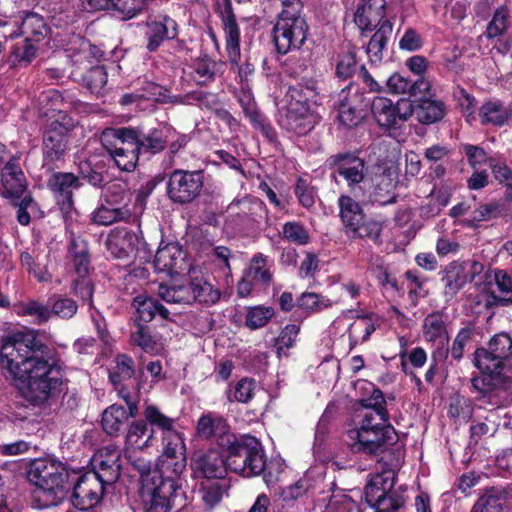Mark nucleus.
<instances>
[{
    "label": "nucleus",
    "instance_id": "62",
    "mask_svg": "<svg viewBox=\"0 0 512 512\" xmlns=\"http://www.w3.org/2000/svg\"><path fill=\"white\" fill-rule=\"evenodd\" d=\"M132 192L121 184L110 185L105 193L104 201L114 208H129Z\"/></svg>",
    "mask_w": 512,
    "mask_h": 512
},
{
    "label": "nucleus",
    "instance_id": "58",
    "mask_svg": "<svg viewBox=\"0 0 512 512\" xmlns=\"http://www.w3.org/2000/svg\"><path fill=\"white\" fill-rule=\"evenodd\" d=\"M275 315L272 307L257 305L247 307L245 326L250 330H257L264 327Z\"/></svg>",
    "mask_w": 512,
    "mask_h": 512
},
{
    "label": "nucleus",
    "instance_id": "21",
    "mask_svg": "<svg viewBox=\"0 0 512 512\" xmlns=\"http://www.w3.org/2000/svg\"><path fill=\"white\" fill-rule=\"evenodd\" d=\"M222 1L223 6L219 11V17L223 25L226 51L231 64L237 65L240 59V28L233 11L231 0Z\"/></svg>",
    "mask_w": 512,
    "mask_h": 512
},
{
    "label": "nucleus",
    "instance_id": "56",
    "mask_svg": "<svg viewBox=\"0 0 512 512\" xmlns=\"http://www.w3.org/2000/svg\"><path fill=\"white\" fill-rule=\"evenodd\" d=\"M51 318L53 316L62 320L72 319L78 311V303L66 296L54 294L49 298Z\"/></svg>",
    "mask_w": 512,
    "mask_h": 512
},
{
    "label": "nucleus",
    "instance_id": "38",
    "mask_svg": "<svg viewBox=\"0 0 512 512\" xmlns=\"http://www.w3.org/2000/svg\"><path fill=\"white\" fill-rule=\"evenodd\" d=\"M386 87L389 93L405 94L416 96L419 93H425L430 90V83L424 78H418L412 81L402 74L395 72L386 80Z\"/></svg>",
    "mask_w": 512,
    "mask_h": 512
},
{
    "label": "nucleus",
    "instance_id": "47",
    "mask_svg": "<svg viewBox=\"0 0 512 512\" xmlns=\"http://www.w3.org/2000/svg\"><path fill=\"white\" fill-rule=\"evenodd\" d=\"M38 45L23 39L11 47L7 62L11 68H26L38 54Z\"/></svg>",
    "mask_w": 512,
    "mask_h": 512
},
{
    "label": "nucleus",
    "instance_id": "33",
    "mask_svg": "<svg viewBox=\"0 0 512 512\" xmlns=\"http://www.w3.org/2000/svg\"><path fill=\"white\" fill-rule=\"evenodd\" d=\"M511 31L512 10L506 5H501L493 11L483 35L490 41H500L503 37H509Z\"/></svg>",
    "mask_w": 512,
    "mask_h": 512
},
{
    "label": "nucleus",
    "instance_id": "59",
    "mask_svg": "<svg viewBox=\"0 0 512 512\" xmlns=\"http://www.w3.org/2000/svg\"><path fill=\"white\" fill-rule=\"evenodd\" d=\"M392 487L393 484L388 483L382 475L374 476L364 488L366 503L373 507L383 496H386Z\"/></svg>",
    "mask_w": 512,
    "mask_h": 512
},
{
    "label": "nucleus",
    "instance_id": "55",
    "mask_svg": "<svg viewBox=\"0 0 512 512\" xmlns=\"http://www.w3.org/2000/svg\"><path fill=\"white\" fill-rule=\"evenodd\" d=\"M90 273H76L77 277L71 281V293L80 299L83 304H87L90 308L94 307L93 295L95 285Z\"/></svg>",
    "mask_w": 512,
    "mask_h": 512
},
{
    "label": "nucleus",
    "instance_id": "4",
    "mask_svg": "<svg viewBox=\"0 0 512 512\" xmlns=\"http://www.w3.org/2000/svg\"><path fill=\"white\" fill-rule=\"evenodd\" d=\"M282 10L272 28V40L280 55L299 50L307 40L309 25L301 0H280Z\"/></svg>",
    "mask_w": 512,
    "mask_h": 512
},
{
    "label": "nucleus",
    "instance_id": "31",
    "mask_svg": "<svg viewBox=\"0 0 512 512\" xmlns=\"http://www.w3.org/2000/svg\"><path fill=\"white\" fill-rule=\"evenodd\" d=\"M67 254L75 273H90L93 270L88 241L81 235L73 232L70 234Z\"/></svg>",
    "mask_w": 512,
    "mask_h": 512
},
{
    "label": "nucleus",
    "instance_id": "51",
    "mask_svg": "<svg viewBox=\"0 0 512 512\" xmlns=\"http://www.w3.org/2000/svg\"><path fill=\"white\" fill-rule=\"evenodd\" d=\"M245 273L255 282L267 288L273 281V274L268 265V256L262 253H256L252 259L250 266L245 270Z\"/></svg>",
    "mask_w": 512,
    "mask_h": 512
},
{
    "label": "nucleus",
    "instance_id": "19",
    "mask_svg": "<svg viewBox=\"0 0 512 512\" xmlns=\"http://www.w3.org/2000/svg\"><path fill=\"white\" fill-rule=\"evenodd\" d=\"M153 265L158 273H165L170 277L182 274L188 266L185 253L177 242L160 247L155 254Z\"/></svg>",
    "mask_w": 512,
    "mask_h": 512
},
{
    "label": "nucleus",
    "instance_id": "17",
    "mask_svg": "<svg viewBox=\"0 0 512 512\" xmlns=\"http://www.w3.org/2000/svg\"><path fill=\"white\" fill-rule=\"evenodd\" d=\"M467 262L454 260L448 263L440 272L441 282L443 283V294L447 300L453 299L465 285L472 282L476 273V268L481 265L477 262L472 263L473 272L467 271Z\"/></svg>",
    "mask_w": 512,
    "mask_h": 512
},
{
    "label": "nucleus",
    "instance_id": "12",
    "mask_svg": "<svg viewBox=\"0 0 512 512\" xmlns=\"http://www.w3.org/2000/svg\"><path fill=\"white\" fill-rule=\"evenodd\" d=\"M360 154L358 149L347 150L332 154L326 159V166L334 174L341 176L351 190L365 179L367 164Z\"/></svg>",
    "mask_w": 512,
    "mask_h": 512
},
{
    "label": "nucleus",
    "instance_id": "5",
    "mask_svg": "<svg viewBox=\"0 0 512 512\" xmlns=\"http://www.w3.org/2000/svg\"><path fill=\"white\" fill-rule=\"evenodd\" d=\"M75 127L74 118L65 111L47 118L42 132L43 168L46 171L55 170L57 162L65 160Z\"/></svg>",
    "mask_w": 512,
    "mask_h": 512
},
{
    "label": "nucleus",
    "instance_id": "61",
    "mask_svg": "<svg viewBox=\"0 0 512 512\" xmlns=\"http://www.w3.org/2000/svg\"><path fill=\"white\" fill-rule=\"evenodd\" d=\"M282 238L298 246H304L310 242L309 231L299 221H288L284 223L282 226Z\"/></svg>",
    "mask_w": 512,
    "mask_h": 512
},
{
    "label": "nucleus",
    "instance_id": "20",
    "mask_svg": "<svg viewBox=\"0 0 512 512\" xmlns=\"http://www.w3.org/2000/svg\"><path fill=\"white\" fill-rule=\"evenodd\" d=\"M162 437V456L167 459V471L171 466L169 476L181 477L186 468V446L183 434L178 430L161 436Z\"/></svg>",
    "mask_w": 512,
    "mask_h": 512
},
{
    "label": "nucleus",
    "instance_id": "63",
    "mask_svg": "<svg viewBox=\"0 0 512 512\" xmlns=\"http://www.w3.org/2000/svg\"><path fill=\"white\" fill-rule=\"evenodd\" d=\"M256 389V381L254 378L244 377L240 379L235 387L233 392H229L227 394V399L229 402L236 401L238 403L247 404L249 403L254 395Z\"/></svg>",
    "mask_w": 512,
    "mask_h": 512
},
{
    "label": "nucleus",
    "instance_id": "36",
    "mask_svg": "<svg viewBox=\"0 0 512 512\" xmlns=\"http://www.w3.org/2000/svg\"><path fill=\"white\" fill-rule=\"evenodd\" d=\"M124 437L127 445L139 450L153 446L156 442V437L153 431H150L145 418L129 423Z\"/></svg>",
    "mask_w": 512,
    "mask_h": 512
},
{
    "label": "nucleus",
    "instance_id": "18",
    "mask_svg": "<svg viewBox=\"0 0 512 512\" xmlns=\"http://www.w3.org/2000/svg\"><path fill=\"white\" fill-rule=\"evenodd\" d=\"M386 0H359L354 13V23L362 36H366L386 20Z\"/></svg>",
    "mask_w": 512,
    "mask_h": 512
},
{
    "label": "nucleus",
    "instance_id": "28",
    "mask_svg": "<svg viewBox=\"0 0 512 512\" xmlns=\"http://www.w3.org/2000/svg\"><path fill=\"white\" fill-rule=\"evenodd\" d=\"M396 183L389 171L384 170L380 174L371 177V191L369 199L374 204L386 206L397 201L395 193Z\"/></svg>",
    "mask_w": 512,
    "mask_h": 512
},
{
    "label": "nucleus",
    "instance_id": "29",
    "mask_svg": "<svg viewBox=\"0 0 512 512\" xmlns=\"http://www.w3.org/2000/svg\"><path fill=\"white\" fill-rule=\"evenodd\" d=\"M149 2L150 0H88V5L93 10H115L124 20H129L145 11Z\"/></svg>",
    "mask_w": 512,
    "mask_h": 512
},
{
    "label": "nucleus",
    "instance_id": "45",
    "mask_svg": "<svg viewBox=\"0 0 512 512\" xmlns=\"http://www.w3.org/2000/svg\"><path fill=\"white\" fill-rule=\"evenodd\" d=\"M479 118L482 125L502 127L510 118L508 110L503 102L498 99L485 101L479 109Z\"/></svg>",
    "mask_w": 512,
    "mask_h": 512
},
{
    "label": "nucleus",
    "instance_id": "6",
    "mask_svg": "<svg viewBox=\"0 0 512 512\" xmlns=\"http://www.w3.org/2000/svg\"><path fill=\"white\" fill-rule=\"evenodd\" d=\"M339 218L344 232L352 239H369L380 244L383 221L368 217L361 204L349 195L342 194L337 200Z\"/></svg>",
    "mask_w": 512,
    "mask_h": 512
},
{
    "label": "nucleus",
    "instance_id": "27",
    "mask_svg": "<svg viewBox=\"0 0 512 512\" xmlns=\"http://www.w3.org/2000/svg\"><path fill=\"white\" fill-rule=\"evenodd\" d=\"M48 31L49 28L44 18L37 13L29 12L23 17L21 24L8 37L13 39L22 36L25 40L38 45L45 39Z\"/></svg>",
    "mask_w": 512,
    "mask_h": 512
},
{
    "label": "nucleus",
    "instance_id": "13",
    "mask_svg": "<svg viewBox=\"0 0 512 512\" xmlns=\"http://www.w3.org/2000/svg\"><path fill=\"white\" fill-rule=\"evenodd\" d=\"M371 112L377 124L385 129H398L413 115V102L400 99L396 103L386 97H375Z\"/></svg>",
    "mask_w": 512,
    "mask_h": 512
},
{
    "label": "nucleus",
    "instance_id": "48",
    "mask_svg": "<svg viewBox=\"0 0 512 512\" xmlns=\"http://www.w3.org/2000/svg\"><path fill=\"white\" fill-rule=\"evenodd\" d=\"M131 216L130 208H114L105 203L92 212L91 221L99 226H109L117 222H126Z\"/></svg>",
    "mask_w": 512,
    "mask_h": 512
},
{
    "label": "nucleus",
    "instance_id": "2",
    "mask_svg": "<svg viewBox=\"0 0 512 512\" xmlns=\"http://www.w3.org/2000/svg\"><path fill=\"white\" fill-rule=\"evenodd\" d=\"M71 477H76V471H69L60 461L34 460L27 472L28 480L36 486L32 494L33 507L47 509L59 505L71 490Z\"/></svg>",
    "mask_w": 512,
    "mask_h": 512
},
{
    "label": "nucleus",
    "instance_id": "53",
    "mask_svg": "<svg viewBox=\"0 0 512 512\" xmlns=\"http://www.w3.org/2000/svg\"><path fill=\"white\" fill-rule=\"evenodd\" d=\"M135 330L130 334V343L141 348L146 353L154 354L159 351L157 334L149 325L133 324Z\"/></svg>",
    "mask_w": 512,
    "mask_h": 512
},
{
    "label": "nucleus",
    "instance_id": "24",
    "mask_svg": "<svg viewBox=\"0 0 512 512\" xmlns=\"http://www.w3.org/2000/svg\"><path fill=\"white\" fill-rule=\"evenodd\" d=\"M175 129L170 125L159 124L144 131L138 128L139 146L141 155H156L163 152L169 140L173 138Z\"/></svg>",
    "mask_w": 512,
    "mask_h": 512
},
{
    "label": "nucleus",
    "instance_id": "35",
    "mask_svg": "<svg viewBox=\"0 0 512 512\" xmlns=\"http://www.w3.org/2000/svg\"><path fill=\"white\" fill-rule=\"evenodd\" d=\"M413 115L421 124H434L445 117L446 105L441 100L422 97L416 105L413 103Z\"/></svg>",
    "mask_w": 512,
    "mask_h": 512
},
{
    "label": "nucleus",
    "instance_id": "39",
    "mask_svg": "<svg viewBox=\"0 0 512 512\" xmlns=\"http://www.w3.org/2000/svg\"><path fill=\"white\" fill-rule=\"evenodd\" d=\"M317 96V81L313 78H303L301 82L290 86L287 92L288 104L304 106L308 110H311L310 104L316 102Z\"/></svg>",
    "mask_w": 512,
    "mask_h": 512
},
{
    "label": "nucleus",
    "instance_id": "46",
    "mask_svg": "<svg viewBox=\"0 0 512 512\" xmlns=\"http://www.w3.org/2000/svg\"><path fill=\"white\" fill-rule=\"evenodd\" d=\"M187 294L190 300L205 305H214L220 299V291L202 278L191 279L187 283Z\"/></svg>",
    "mask_w": 512,
    "mask_h": 512
},
{
    "label": "nucleus",
    "instance_id": "1",
    "mask_svg": "<svg viewBox=\"0 0 512 512\" xmlns=\"http://www.w3.org/2000/svg\"><path fill=\"white\" fill-rule=\"evenodd\" d=\"M0 366L20 383L23 398L34 407L50 405L67 382L66 366L58 350L34 329L15 333L4 341Z\"/></svg>",
    "mask_w": 512,
    "mask_h": 512
},
{
    "label": "nucleus",
    "instance_id": "42",
    "mask_svg": "<svg viewBox=\"0 0 512 512\" xmlns=\"http://www.w3.org/2000/svg\"><path fill=\"white\" fill-rule=\"evenodd\" d=\"M423 338L427 342L435 343L449 342L447 325L444 321V314L440 311L429 313L423 320L422 325Z\"/></svg>",
    "mask_w": 512,
    "mask_h": 512
},
{
    "label": "nucleus",
    "instance_id": "15",
    "mask_svg": "<svg viewBox=\"0 0 512 512\" xmlns=\"http://www.w3.org/2000/svg\"><path fill=\"white\" fill-rule=\"evenodd\" d=\"M145 28V47L149 53L157 52L164 42L177 39L180 33L177 21L163 13L150 15L145 22Z\"/></svg>",
    "mask_w": 512,
    "mask_h": 512
},
{
    "label": "nucleus",
    "instance_id": "54",
    "mask_svg": "<svg viewBox=\"0 0 512 512\" xmlns=\"http://www.w3.org/2000/svg\"><path fill=\"white\" fill-rule=\"evenodd\" d=\"M131 307L135 309L133 324L148 325L155 319L156 298L147 294H139L133 298Z\"/></svg>",
    "mask_w": 512,
    "mask_h": 512
},
{
    "label": "nucleus",
    "instance_id": "43",
    "mask_svg": "<svg viewBox=\"0 0 512 512\" xmlns=\"http://www.w3.org/2000/svg\"><path fill=\"white\" fill-rule=\"evenodd\" d=\"M493 280L498 294L490 293L491 303L499 307L512 306V274L507 270L496 268L493 271Z\"/></svg>",
    "mask_w": 512,
    "mask_h": 512
},
{
    "label": "nucleus",
    "instance_id": "57",
    "mask_svg": "<svg viewBox=\"0 0 512 512\" xmlns=\"http://www.w3.org/2000/svg\"><path fill=\"white\" fill-rule=\"evenodd\" d=\"M474 405L469 397L457 394L451 398L447 414L452 420L467 423L473 416Z\"/></svg>",
    "mask_w": 512,
    "mask_h": 512
},
{
    "label": "nucleus",
    "instance_id": "50",
    "mask_svg": "<svg viewBox=\"0 0 512 512\" xmlns=\"http://www.w3.org/2000/svg\"><path fill=\"white\" fill-rule=\"evenodd\" d=\"M371 386L370 395L366 398H360L358 400L359 405L368 410L363 414H372L380 416L383 421L390 420V414L387 409V402L382 390L376 387L374 384L369 383Z\"/></svg>",
    "mask_w": 512,
    "mask_h": 512
},
{
    "label": "nucleus",
    "instance_id": "23",
    "mask_svg": "<svg viewBox=\"0 0 512 512\" xmlns=\"http://www.w3.org/2000/svg\"><path fill=\"white\" fill-rule=\"evenodd\" d=\"M105 150H133L140 153L138 127H107L100 135Z\"/></svg>",
    "mask_w": 512,
    "mask_h": 512
},
{
    "label": "nucleus",
    "instance_id": "22",
    "mask_svg": "<svg viewBox=\"0 0 512 512\" xmlns=\"http://www.w3.org/2000/svg\"><path fill=\"white\" fill-rule=\"evenodd\" d=\"M3 196L19 199L27 189V181L19 164V157L10 156L0 169Z\"/></svg>",
    "mask_w": 512,
    "mask_h": 512
},
{
    "label": "nucleus",
    "instance_id": "41",
    "mask_svg": "<svg viewBox=\"0 0 512 512\" xmlns=\"http://www.w3.org/2000/svg\"><path fill=\"white\" fill-rule=\"evenodd\" d=\"M393 31V24L389 19L382 21L380 26L376 27L375 33L371 36L366 48V53L372 63L381 62L383 51Z\"/></svg>",
    "mask_w": 512,
    "mask_h": 512
},
{
    "label": "nucleus",
    "instance_id": "7",
    "mask_svg": "<svg viewBox=\"0 0 512 512\" xmlns=\"http://www.w3.org/2000/svg\"><path fill=\"white\" fill-rule=\"evenodd\" d=\"M182 485L181 477L165 473H156L154 478L146 479L140 489L143 512H171L177 499L185 494Z\"/></svg>",
    "mask_w": 512,
    "mask_h": 512
},
{
    "label": "nucleus",
    "instance_id": "40",
    "mask_svg": "<svg viewBox=\"0 0 512 512\" xmlns=\"http://www.w3.org/2000/svg\"><path fill=\"white\" fill-rule=\"evenodd\" d=\"M508 492L505 489L491 487L476 501L471 512H507Z\"/></svg>",
    "mask_w": 512,
    "mask_h": 512
},
{
    "label": "nucleus",
    "instance_id": "26",
    "mask_svg": "<svg viewBox=\"0 0 512 512\" xmlns=\"http://www.w3.org/2000/svg\"><path fill=\"white\" fill-rule=\"evenodd\" d=\"M279 125L297 136H304L314 128L310 110L304 106H293V104L287 105L285 113L279 119Z\"/></svg>",
    "mask_w": 512,
    "mask_h": 512
},
{
    "label": "nucleus",
    "instance_id": "3",
    "mask_svg": "<svg viewBox=\"0 0 512 512\" xmlns=\"http://www.w3.org/2000/svg\"><path fill=\"white\" fill-rule=\"evenodd\" d=\"M221 451L228 471L250 478L261 475L266 467L265 451L261 442L250 434L223 438Z\"/></svg>",
    "mask_w": 512,
    "mask_h": 512
},
{
    "label": "nucleus",
    "instance_id": "60",
    "mask_svg": "<svg viewBox=\"0 0 512 512\" xmlns=\"http://www.w3.org/2000/svg\"><path fill=\"white\" fill-rule=\"evenodd\" d=\"M296 306L308 314L318 313L332 306L330 299L314 292H304L296 299Z\"/></svg>",
    "mask_w": 512,
    "mask_h": 512
},
{
    "label": "nucleus",
    "instance_id": "14",
    "mask_svg": "<svg viewBox=\"0 0 512 512\" xmlns=\"http://www.w3.org/2000/svg\"><path fill=\"white\" fill-rule=\"evenodd\" d=\"M191 478L196 481L222 480L228 474L219 450L195 451L190 458Z\"/></svg>",
    "mask_w": 512,
    "mask_h": 512
},
{
    "label": "nucleus",
    "instance_id": "32",
    "mask_svg": "<svg viewBox=\"0 0 512 512\" xmlns=\"http://www.w3.org/2000/svg\"><path fill=\"white\" fill-rule=\"evenodd\" d=\"M479 373L473 374L471 382V392L477 393V399L489 397L497 388V383L505 382L512 376L505 374L499 370L487 371L482 368H477Z\"/></svg>",
    "mask_w": 512,
    "mask_h": 512
},
{
    "label": "nucleus",
    "instance_id": "9",
    "mask_svg": "<svg viewBox=\"0 0 512 512\" xmlns=\"http://www.w3.org/2000/svg\"><path fill=\"white\" fill-rule=\"evenodd\" d=\"M204 181L203 170L175 169L168 176L166 196L174 204H190L201 195Z\"/></svg>",
    "mask_w": 512,
    "mask_h": 512
},
{
    "label": "nucleus",
    "instance_id": "49",
    "mask_svg": "<svg viewBox=\"0 0 512 512\" xmlns=\"http://www.w3.org/2000/svg\"><path fill=\"white\" fill-rule=\"evenodd\" d=\"M227 489L219 480L200 481L198 494L207 511L214 510L221 502Z\"/></svg>",
    "mask_w": 512,
    "mask_h": 512
},
{
    "label": "nucleus",
    "instance_id": "34",
    "mask_svg": "<svg viewBox=\"0 0 512 512\" xmlns=\"http://www.w3.org/2000/svg\"><path fill=\"white\" fill-rule=\"evenodd\" d=\"M120 469L121 465L119 464L118 456L115 454H107L94 458L93 468L89 470V472L94 474L106 488L118 481L121 474Z\"/></svg>",
    "mask_w": 512,
    "mask_h": 512
},
{
    "label": "nucleus",
    "instance_id": "25",
    "mask_svg": "<svg viewBox=\"0 0 512 512\" xmlns=\"http://www.w3.org/2000/svg\"><path fill=\"white\" fill-rule=\"evenodd\" d=\"M197 435L204 440H215L218 447L221 446L222 438H230L233 433L226 418L214 412L203 413L196 425Z\"/></svg>",
    "mask_w": 512,
    "mask_h": 512
},
{
    "label": "nucleus",
    "instance_id": "64",
    "mask_svg": "<svg viewBox=\"0 0 512 512\" xmlns=\"http://www.w3.org/2000/svg\"><path fill=\"white\" fill-rule=\"evenodd\" d=\"M474 334L475 325L471 322L457 332L452 346L449 348L453 360L460 361L463 358L465 347L473 339Z\"/></svg>",
    "mask_w": 512,
    "mask_h": 512
},
{
    "label": "nucleus",
    "instance_id": "37",
    "mask_svg": "<svg viewBox=\"0 0 512 512\" xmlns=\"http://www.w3.org/2000/svg\"><path fill=\"white\" fill-rule=\"evenodd\" d=\"M126 408L119 404L108 406L101 417L102 430L110 437L124 435L127 428Z\"/></svg>",
    "mask_w": 512,
    "mask_h": 512
},
{
    "label": "nucleus",
    "instance_id": "16",
    "mask_svg": "<svg viewBox=\"0 0 512 512\" xmlns=\"http://www.w3.org/2000/svg\"><path fill=\"white\" fill-rule=\"evenodd\" d=\"M350 438L354 439L351 446L354 452L370 456H377L384 453L389 446L395 445L399 440L398 433L394 426H386V429L382 431L350 435Z\"/></svg>",
    "mask_w": 512,
    "mask_h": 512
},
{
    "label": "nucleus",
    "instance_id": "8",
    "mask_svg": "<svg viewBox=\"0 0 512 512\" xmlns=\"http://www.w3.org/2000/svg\"><path fill=\"white\" fill-rule=\"evenodd\" d=\"M472 363L475 368L497 369L512 376V336L507 332L493 335L485 346L475 349Z\"/></svg>",
    "mask_w": 512,
    "mask_h": 512
},
{
    "label": "nucleus",
    "instance_id": "11",
    "mask_svg": "<svg viewBox=\"0 0 512 512\" xmlns=\"http://www.w3.org/2000/svg\"><path fill=\"white\" fill-rule=\"evenodd\" d=\"M72 495L71 503L74 508L81 512H95V507L102 501L105 487L94 474L89 471L71 477Z\"/></svg>",
    "mask_w": 512,
    "mask_h": 512
},
{
    "label": "nucleus",
    "instance_id": "30",
    "mask_svg": "<svg viewBox=\"0 0 512 512\" xmlns=\"http://www.w3.org/2000/svg\"><path fill=\"white\" fill-rule=\"evenodd\" d=\"M73 78L92 94L103 95L108 82V71L106 65L91 66L86 70L75 69L72 71Z\"/></svg>",
    "mask_w": 512,
    "mask_h": 512
},
{
    "label": "nucleus",
    "instance_id": "10",
    "mask_svg": "<svg viewBox=\"0 0 512 512\" xmlns=\"http://www.w3.org/2000/svg\"><path fill=\"white\" fill-rule=\"evenodd\" d=\"M46 187L50 191L59 208L64 222L67 224L76 211L74 192L83 186L80 177L72 172L50 171Z\"/></svg>",
    "mask_w": 512,
    "mask_h": 512
},
{
    "label": "nucleus",
    "instance_id": "44",
    "mask_svg": "<svg viewBox=\"0 0 512 512\" xmlns=\"http://www.w3.org/2000/svg\"><path fill=\"white\" fill-rule=\"evenodd\" d=\"M230 210L238 208L243 217L248 221L259 223L261 219L268 218V209L266 204L257 197H244L242 199H234L228 207Z\"/></svg>",
    "mask_w": 512,
    "mask_h": 512
},
{
    "label": "nucleus",
    "instance_id": "52",
    "mask_svg": "<svg viewBox=\"0 0 512 512\" xmlns=\"http://www.w3.org/2000/svg\"><path fill=\"white\" fill-rule=\"evenodd\" d=\"M143 417L150 431H153V435H155L156 430L161 432V436L177 430L175 428V419L162 413L155 405H147L143 411Z\"/></svg>",
    "mask_w": 512,
    "mask_h": 512
}]
</instances>
